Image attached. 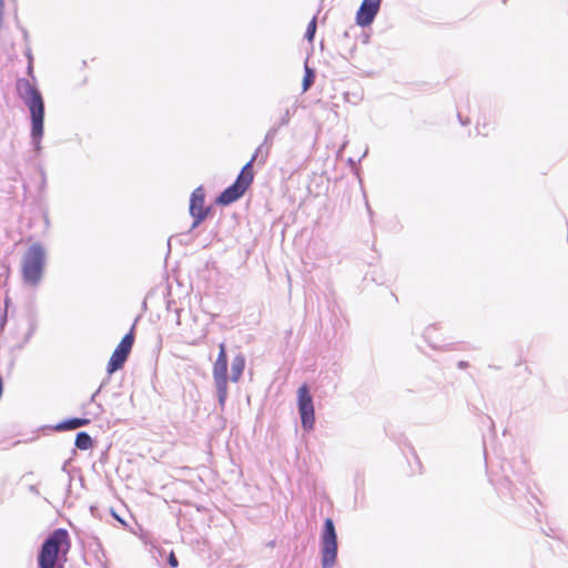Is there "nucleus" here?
I'll return each instance as SVG.
<instances>
[{
    "mask_svg": "<svg viewBox=\"0 0 568 568\" xmlns=\"http://www.w3.org/2000/svg\"><path fill=\"white\" fill-rule=\"evenodd\" d=\"M40 175H41V183H40V187L41 189H44L45 187V184H47V176H45V172L43 169H40Z\"/></svg>",
    "mask_w": 568,
    "mask_h": 568,
    "instance_id": "24",
    "label": "nucleus"
},
{
    "mask_svg": "<svg viewBox=\"0 0 568 568\" xmlns=\"http://www.w3.org/2000/svg\"><path fill=\"white\" fill-rule=\"evenodd\" d=\"M367 153H368V150L366 149V150H365V152L363 153L362 158H361L359 160H357V161H356V160H354L353 158H348L347 163H348V165L352 168V170H353L356 174H357V171H358V169H357V164L361 162V160H362L363 158H365V156L367 155Z\"/></svg>",
    "mask_w": 568,
    "mask_h": 568,
    "instance_id": "20",
    "label": "nucleus"
},
{
    "mask_svg": "<svg viewBox=\"0 0 568 568\" xmlns=\"http://www.w3.org/2000/svg\"><path fill=\"white\" fill-rule=\"evenodd\" d=\"M104 386V383H102L100 385V387L92 394L91 398H90V403H93L94 399H95V396L100 393L101 388Z\"/></svg>",
    "mask_w": 568,
    "mask_h": 568,
    "instance_id": "30",
    "label": "nucleus"
},
{
    "mask_svg": "<svg viewBox=\"0 0 568 568\" xmlns=\"http://www.w3.org/2000/svg\"><path fill=\"white\" fill-rule=\"evenodd\" d=\"M16 20H17V23H19L18 17H16ZM18 28L21 30L24 41H28L29 33H28L27 29L21 27L20 24H18Z\"/></svg>",
    "mask_w": 568,
    "mask_h": 568,
    "instance_id": "25",
    "label": "nucleus"
},
{
    "mask_svg": "<svg viewBox=\"0 0 568 568\" xmlns=\"http://www.w3.org/2000/svg\"><path fill=\"white\" fill-rule=\"evenodd\" d=\"M134 329L135 324L131 326L130 331L122 337L121 342L113 351L106 365V372L109 375H112L113 373L121 369L128 361L135 341Z\"/></svg>",
    "mask_w": 568,
    "mask_h": 568,
    "instance_id": "7",
    "label": "nucleus"
},
{
    "mask_svg": "<svg viewBox=\"0 0 568 568\" xmlns=\"http://www.w3.org/2000/svg\"><path fill=\"white\" fill-rule=\"evenodd\" d=\"M168 565L171 567V568H176L179 566V560L176 558V556L174 555L173 551H171L168 556Z\"/></svg>",
    "mask_w": 568,
    "mask_h": 568,
    "instance_id": "21",
    "label": "nucleus"
},
{
    "mask_svg": "<svg viewBox=\"0 0 568 568\" xmlns=\"http://www.w3.org/2000/svg\"><path fill=\"white\" fill-rule=\"evenodd\" d=\"M71 549L65 528L53 529L42 541L37 554V568H64Z\"/></svg>",
    "mask_w": 568,
    "mask_h": 568,
    "instance_id": "3",
    "label": "nucleus"
},
{
    "mask_svg": "<svg viewBox=\"0 0 568 568\" xmlns=\"http://www.w3.org/2000/svg\"><path fill=\"white\" fill-rule=\"evenodd\" d=\"M7 324V312L0 317V329Z\"/></svg>",
    "mask_w": 568,
    "mask_h": 568,
    "instance_id": "29",
    "label": "nucleus"
},
{
    "mask_svg": "<svg viewBox=\"0 0 568 568\" xmlns=\"http://www.w3.org/2000/svg\"><path fill=\"white\" fill-rule=\"evenodd\" d=\"M458 119H459V122L462 123V125H467L469 123V120H465L463 119V116L460 115V113H458Z\"/></svg>",
    "mask_w": 568,
    "mask_h": 568,
    "instance_id": "34",
    "label": "nucleus"
},
{
    "mask_svg": "<svg viewBox=\"0 0 568 568\" xmlns=\"http://www.w3.org/2000/svg\"><path fill=\"white\" fill-rule=\"evenodd\" d=\"M275 545V541H270L268 546L273 547Z\"/></svg>",
    "mask_w": 568,
    "mask_h": 568,
    "instance_id": "35",
    "label": "nucleus"
},
{
    "mask_svg": "<svg viewBox=\"0 0 568 568\" xmlns=\"http://www.w3.org/2000/svg\"><path fill=\"white\" fill-rule=\"evenodd\" d=\"M26 57H27V59H28V62H29V61H32V62H33V57H32V53H31L30 48H28V49H27V51H26Z\"/></svg>",
    "mask_w": 568,
    "mask_h": 568,
    "instance_id": "31",
    "label": "nucleus"
},
{
    "mask_svg": "<svg viewBox=\"0 0 568 568\" xmlns=\"http://www.w3.org/2000/svg\"><path fill=\"white\" fill-rule=\"evenodd\" d=\"M205 191L202 185L197 186L190 196L189 212L193 219L191 231L201 225L211 212V207L204 206Z\"/></svg>",
    "mask_w": 568,
    "mask_h": 568,
    "instance_id": "9",
    "label": "nucleus"
},
{
    "mask_svg": "<svg viewBox=\"0 0 568 568\" xmlns=\"http://www.w3.org/2000/svg\"><path fill=\"white\" fill-rule=\"evenodd\" d=\"M47 253L40 242L32 243L22 257V281L30 286H38L45 267Z\"/></svg>",
    "mask_w": 568,
    "mask_h": 568,
    "instance_id": "4",
    "label": "nucleus"
},
{
    "mask_svg": "<svg viewBox=\"0 0 568 568\" xmlns=\"http://www.w3.org/2000/svg\"><path fill=\"white\" fill-rule=\"evenodd\" d=\"M316 72L314 69L310 68L307 64H305V72L302 81V90L303 92H306L315 82Z\"/></svg>",
    "mask_w": 568,
    "mask_h": 568,
    "instance_id": "15",
    "label": "nucleus"
},
{
    "mask_svg": "<svg viewBox=\"0 0 568 568\" xmlns=\"http://www.w3.org/2000/svg\"><path fill=\"white\" fill-rule=\"evenodd\" d=\"M110 510H111L112 515L114 516V518H115L116 520H119V521H121L123 525H125V521H124L120 516H118V515L114 513L113 508H111Z\"/></svg>",
    "mask_w": 568,
    "mask_h": 568,
    "instance_id": "33",
    "label": "nucleus"
},
{
    "mask_svg": "<svg viewBox=\"0 0 568 568\" xmlns=\"http://www.w3.org/2000/svg\"><path fill=\"white\" fill-rule=\"evenodd\" d=\"M265 152V146H263V142L257 146V149L255 150V152L253 153V155L251 156L250 161L247 163H245L244 165H248L251 164V171H254L253 170V164L255 161H260L262 154H264Z\"/></svg>",
    "mask_w": 568,
    "mask_h": 568,
    "instance_id": "18",
    "label": "nucleus"
},
{
    "mask_svg": "<svg viewBox=\"0 0 568 568\" xmlns=\"http://www.w3.org/2000/svg\"><path fill=\"white\" fill-rule=\"evenodd\" d=\"M69 464H70V459L65 460V462L63 463L62 467H61V470H62L63 473H67L68 475H70V474H69V470H68V466H69ZM71 483H72V477H71V476H69V478H68V490H70V488H71Z\"/></svg>",
    "mask_w": 568,
    "mask_h": 568,
    "instance_id": "22",
    "label": "nucleus"
},
{
    "mask_svg": "<svg viewBox=\"0 0 568 568\" xmlns=\"http://www.w3.org/2000/svg\"><path fill=\"white\" fill-rule=\"evenodd\" d=\"M43 220H44L45 226H49L50 225V219H49V214H48L47 211L43 213Z\"/></svg>",
    "mask_w": 568,
    "mask_h": 568,
    "instance_id": "32",
    "label": "nucleus"
},
{
    "mask_svg": "<svg viewBox=\"0 0 568 568\" xmlns=\"http://www.w3.org/2000/svg\"><path fill=\"white\" fill-rule=\"evenodd\" d=\"M277 133H278V130L274 126H271L268 129V131L266 132L264 140H263V146H265V152H264V154H262V156L258 161V165L265 164Z\"/></svg>",
    "mask_w": 568,
    "mask_h": 568,
    "instance_id": "13",
    "label": "nucleus"
},
{
    "mask_svg": "<svg viewBox=\"0 0 568 568\" xmlns=\"http://www.w3.org/2000/svg\"><path fill=\"white\" fill-rule=\"evenodd\" d=\"M93 446V439L89 433L81 430L78 432L74 439L75 449L87 450Z\"/></svg>",
    "mask_w": 568,
    "mask_h": 568,
    "instance_id": "14",
    "label": "nucleus"
},
{
    "mask_svg": "<svg viewBox=\"0 0 568 568\" xmlns=\"http://www.w3.org/2000/svg\"><path fill=\"white\" fill-rule=\"evenodd\" d=\"M316 30H317V18H316V16H314L311 19V21L308 22L306 30H305L304 38L306 39V41L313 42L315 34H316Z\"/></svg>",
    "mask_w": 568,
    "mask_h": 568,
    "instance_id": "17",
    "label": "nucleus"
},
{
    "mask_svg": "<svg viewBox=\"0 0 568 568\" xmlns=\"http://www.w3.org/2000/svg\"><path fill=\"white\" fill-rule=\"evenodd\" d=\"M28 490H29L31 494L36 495V496H40V491H39V489H38V486H37V485H30V486L28 487Z\"/></svg>",
    "mask_w": 568,
    "mask_h": 568,
    "instance_id": "26",
    "label": "nucleus"
},
{
    "mask_svg": "<svg viewBox=\"0 0 568 568\" xmlns=\"http://www.w3.org/2000/svg\"><path fill=\"white\" fill-rule=\"evenodd\" d=\"M16 89L19 98L24 102L30 112V139L33 150L40 152L41 141L44 134V101L40 90L36 84L26 78H19L16 82Z\"/></svg>",
    "mask_w": 568,
    "mask_h": 568,
    "instance_id": "1",
    "label": "nucleus"
},
{
    "mask_svg": "<svg viewBox=\"0 0 568 568\" xmlns=\"http://www.w3.org/2000/svg\"><path fill=\"white\" fill-rule=\"evenodd\" d=\"M27 74L33 80L36 81V77H34V73H33V62L32 61H29L28 62V65H27Z\"/></svg>",
    "mask_w": 568,
    "mask_h": 568,
    "instance_id": "23",
    "label": "nucleus"
},
{
    "mask_svg": "<svg viewBox=\"0 0 568 568\" xmlns=\"http://www.w3.org/2000/svg\"><path fill=\"white\" fill-rule=\"evenodd\" d=\"M468 366H469V363H468V362H466V361H459V362L457 363V367H458L459 369H465V368H467Z\"/></svg>",
    "mask_w": 568,
    "mask_h": 568,
    "instance_id": "28",
    "label": "nucleus"
},
{
    "mask_svg": "<svg viewBox=\"0 0 568 568\" xmlns=\"http://www.w3.org/2000/svg\"><path fill=\"white\" fill-rule=\"evenodd\" d=\"M90 423L91 419L85 417H69L57 423L53 426H49V428L54 432H68L88 426Z\"/></svg>",
    "mask_w": 568,
    "mask_h": 568,
    "instance_id": "12",
    "label": "nucleus"
},
{
    "mask_svg": "<svg viewBox=\"0 0 568 568\" xmlns=\"http://www.w3.org/2000/svg\"><path fill=\"white\" fill-rule=\"evenodd\" d=\"M24 318L28 324V332L26 333L22 342L17 346L23 348L24 345L31 339L32 335L38 328V311L33 302H29L24 308Z\"/></svg>",
    "mask_w": 568,
    "mask_h": 568,
    "instance_id": "11",
    "label": "nucleus"
},
{
    "mask_svg": "<svg viewBox=\"0 0 568 568\" xmlns=\"http://www.w3.org/2000/svg\"><path fill=\"white\" fill-rule=\"evenodd\" d=\"M98 408H99V413H101L102 412V406L98 405Z\"/></svg>",
    "mask_w": 568,
    "mask_h": 568,
    "instance_id": "36",
    "label": "nucleus"
},
{
    "mask_svg": "<svg viewBox=\"0 0 568 568\" xmlns=\"http://www.w3.org/2000/svg\"><path fill=\"white\" fill-rule=\"evenodd\" d=\"M501 470L504 473V478H503V481H501V486L505 487L509 493L510 495L513 496V498H515L514 496V491H513V481L505 468V466L503 465L501 466Z\"/></svg>",
    "mask_w": 568,
    "mask_h": 568,
    "instance_id": "19",
    "label": "nucleus"
},
{
    "mask_svg": "<svg viewBox=\"0 0 568 568\" xmlns=\"http://www.w3.org/2000/svg\"><path fill=\"white\" fill-rule=\"evenodd\" d=\"M382 0H363L356 12V24L366 28L369 27L379 12Z\"/></svg>",
    "mask_w": 568,
    "mask_h": 568,
    "instance_id": "10",
    "label": "nucleus"
},
{
    "mask_svg": "<svg viewBox=\"0 0 568 568\" xmlns=\"http://www.w3.org/2000/svg\"><path fill=\"white\" fill-rule=\"evenodd\" d=\"M320 550L322 568H333L337 559L338 541L334 520L329 517L325 518L322 526Z\"/></svg>",
    "mask_w": 568,
    "mask_h": 568,
    "instance_id": "5",
    "label": "nucleus"
},
{
    "mask_svg": "<svg viewBox=\"0 0 568 568\" xmlns=\"http://www.w3.org/2000/svg\"><path fill=\"white\" fill-rule=\"evenodd\" d=\"M297 410L302 428L306 432L313 430L315 426L314 399L306 384H302L297 389Z\"/></svg>",
    "mask_w": 568,
    "mask_h": 568,
    "instance_id": "8",
    "label": "nucleus"
},
{
    "mask_svg": "<svg viewBox=\"0 0 568 568\" xmlns=\"http://www.w3.org/2000/svg\"><path fill=\"white\" fill-rule=\"evenodd\" d=\"M246 358L245 355L239 352L231 364V376L229 377L227 368H229V357L226 345L224 342L219 344V354L215 363L213 364V379L216 388V397L221 409L223 410L225 407V403L227 399V383L231 379L234 383H237L245 369Z\"/></svg>",
    "mask_w": 568,
    "mask_h": 568,
    "instance_id": "2",
    "label": "nucleus"
},
{
    "mask_svg": "<svg viewBox=\"0 0 568 568\" xmlns=\"http://www.w3.org/2000/svg\"><path fill=\"white\" fill-rule=\"evenodd\" d=\"M106 460H108V449L103 450V452L101 453L100 458H99V462H100L101 464L106 463Z\"/></svg>",
    "mask_w": 568,
    "mask_h": 568,
    "instance_id": "27",
    "label": "nucleus"
},
{
    "mask_svg": "<svg viewBox=\"0 0 568 568\" xmlns=\"http://www.w3.org/2000/svg\"><path fill=\"white\" fill-rule=\"evenodd\" d=\"M296 112V106L293 105L291 109L290 108H286L284 110V113L281 115V118L274 122V124L272 126L276 128L277 130H280L282 126H286L288 125L290 121H291V116Z\"/></svg>",
    "mask_w": 568,
    "mask_h": 568,
    "instance_id": "16",
    "label": "nucleus"
},
{
    "mask_svg": "<svg viewBox=\"0 0 568 568\" xmlns=\"http://www.w3.org/2000/svg\"><path fill=\"white\" fill-rule=\"evenodd\" d=\"M254 181V171L251 164L243 165L235 181L225 187L215 199L217 205L227 206L240 200Z\"/></svg>",
    "mask_w": 568,
    "mask_h": 568,
    "instance_id": "6",
    "label": "nucleus"
}]
</instances>
